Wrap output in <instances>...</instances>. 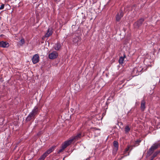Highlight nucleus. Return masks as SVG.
Returning a JSON list of instances; mask_svg holds the SVG:
<instances>
[{
	"instance_id": "1",
	"label": "nucleus",
	"mask_w": 160,
	"mask_h": 160,
	"mask_svg": "<svg viewBox=\"0 0 160 160\" xmlns=\"http://www.w3.org/2000/svg\"><path fill=\"white\" fill-rule=\"evenodd\" d=\"M160 147V143L156 142L153 144L148 151V154L151 155L153 152L154 151Z\"/></svg>"
},
{
	"instance_id": "2",
	"label": "nucleus",
	"mask_w": 160,
	"mask_h": 160,
	"mask_svg": "<svg viewBox=\"0 0 160 160\" xmlns=\"http://www.w3.org/2000/svg\"><path fill=\"white\" fill-rule=\"evenodd\" d=\"M72 143L71 140H68L65 141L62 145L61 148L58 151V153H60L63 152L64 149Z\"/></svg>"
},
{
	"instance_id": "3",
	"label": "nucleus",
	"mask_w": 160,
	"mask_h": 160,
	"mask_svg": "<svg viewBox=\"0 0 160 160\" xmlns=\"http://www.w3.org/2000/svg\"><path fill=\"white\" fill-rule=\"evenodd\" d=\"M144 21V19L143 18H140L134 23L133 24L134 28H138L140 27Z\"/></svg>"
},
{
	"instance_id": "4",
	"label": "nucleus",
	"mask_w": 160,
	"mask_h": 160,
	"mask_svg": "<svg viewBox=\"0 0 160 160\" xmlns=\"http://www.w3.org/2000/svg\"><path fill=\"white\" fill-rule=\"evenodd\" d=\"M58 56V53L56 51H53L49 54L48 57L50 59H53L57 58Z\"/></svg>"
},
{
	"instance_id": "5",
	"label": "nucleus",
	"mask_w": 160,
	"mask_h": 160,
	"mask_svg": "<svg viewBox=\"0 0 160 160\" xmlns=\"http://www.w3.org/2000/svg\"><path fill=\"white\" fill-rule=\"evenodd\" d=\"M32 62L34 64L38 63L39 61V57L38 54H36L33 55L32 58Z\"/></svg>"
},
{
	"instance_id": "6",
	"label": "nucleus",
	"mask_w": 160,
	"mask_h": 160,
	"mask_svg": "<svg viewBox=\"0 0 160 160\" xmlns=\"http://www.w3.org/2000/svg\"><path fill=\"white\" fill-rule=\"evenodd\" d=\"M81 38L80 37L76 36L73 39V42L74 44L78 45L80 44Z\"/></svg>"
},
{
	"instance_id": "7",
	"label": "nucleus",
	"mask_w": 160,
	"mask_h": 160,
	"mask_svg": "<svg viewBox=\"0 0 160 160\" xmlns=\"http://www.w3.org/2000/svg\"><path fill=\"white\" fill-rule=\"evenodd\" d=\"M123 16V12L122 10H120L119 13L116 15V20L117 22H119L121 18Z\"/></svg>"
},
{
	"instance_id": "8",
	"label": "nucleus",
	"mask_w": 160,
	"mask_h": 160,
	"mask_svg": "<svg viewBox=\"0 0 160 160\" xmlns=\"http://www.w3.org/2000/svg\"><path fill=\"white\" fill-rule=\"evenodd\" d=\"M35 118V116L31 112L26 118V121L28 122L32 120H34Z\"/></svg>"
},
{
	"instance_id": "9",
	"label": "nucleus",
	"mask_w": 160,
	"mask_h": 160,
	"mask_svg": "<svg viewBox=\"0 0 160 160\" xmlns=\"http://www.w3.org/2000/svg\"><path fill=\"white\" fill-rule=\"evenodd\" d=\"M9 46V44L6 41H0V48H7Z\"/></svg>"
},
{
	"instance_id": "10",
	"label": "nucleus",
	"mask_w": 160,
	"mask_h": 160,
	"mask_svg": "<svg viewBox=\"0 0 160 160\" xmlns=\"http://www.w3.org/2000/svg\"><path fill=\"white\" fill-rule=\"evenodd\" d=\"M53 32V29L52 28L49 27L48 28L47 33L45 35V37L46 38L49 37L51 35Z\"/></svg>"
},
{
	"instance_id": "11",
	"label": "nucleus",
	"mask_w": 160,
	"mask_h": 160,
	"mask_svg": "<svg viewBox=\"0 0 160 160\" xmlns=\"http://www.w3.org/2000/svg\"><path fill=\"white\" fill-rule=\"evenodd\" d=\"M82 137L81 134L78 133L76 136L72 137L69 140H72V142L74 140H77L80 138Z\"/></svg>"
},
{
	"instance_id": "12",
	"label": "nucleus",
	"mask_w": 160,
	"mask_h": 160,
	"mask_svg": "<svg viewBox=\"0 0 160 160\" xmlns=\"http://www.w3.org/2000/svg\"><path fill=\"white\" fill-rule=\"evenodd\" d=\"M35 116L38 114L39 112V109L38 107L35 106L31 112Z\"/></svg>"
},
{
	"instance_id": "13",
	"label": "nucleus",
	"mask_w": 160,
	"mask_h": 160,
	"mask_svg": "<svg viewBox=\"0 0 160 160\" xmlns=\"http://www.w3.org/2000/svg\"><path fill=\"white\" fill-rule=\"evenodd\" d=\"M146 102L145 100L143 99L141 103L140 108L142 111H144L146 108Z\"/></svg>"
},
{
	"instance_id": "14",
	"label": "nucleus",
	"mask_w": 160,
	"mask_h": 160,
	"mask_svg": "<svg viewBox=\"0 0 160 160\" xmlns=\"http://www.w3.org/2000/svg\"><path fill=\"white\" fill-rule=\"evenodd\" d=\"M56 148V146H53L47 150L45 152L48 155L50 153L52 152Z\"/></svg>"
},
{
	"instance_id": "15",
	"label": "nucleus",
	"mask_w": 160,
	"mask_h": 160,
	"mask_svg": "<svg viewBox=\"0 0 160 160\" xmlns=\"http://www.w3.org/2000/svg\"><path fill=\"white\" fill-rule=\"evenodd\" d=\"M113 145L114 147V148H113V150L117 152L118 148V142L116 141H114L113 142Z\"/></svg>"
},
{
	"instance_id": "16",
	"label": "nucleus",
	"mask_w": 160,
	"mask_h": 160,
	"mask_svg": "<svg viewBox=\"0 0 160 160\" xmlns=\"http://www.w3.org/2000/svg\"><path fill=\"white\" fill-rule=\"evenodd\" d=\"M141 71H140L139 70V68H134L133 71L132 73L133 74H135V75H137L139 74V73Z\"/></svg>"
},
{
	"instance_id": "17",
	"label": "nucleus",
	"mask_w": 160,
	"mask_h": 160,
	"mask_svg": "<svg viewBox=\"0 0 160 160\" xmlns=\"http://www.w3.org/2000/svg\"><path fill=\"white\" fill-rule=\"evenodd\" d=\"M61 47V44L58 42H57L55 44L54 46V49L57 50H59Z\"/></svg>"
},
{
	"instance_id": "18",
	"label": "nucleus",
	"mask_w": 160,
	"mask_h": 160,
	"mask_svg": "<svg viewBox=\"0 0 160 160\" xmlns=\"http://www.w3.org/2000/svg\"><path fill=\"white\" fill-rule=\"evenodd\" d=\"M126 58V55L125 54H124L123 57H121L119 59L118 62L120 64L123 63L124 59Z\"/></svg>"
},
{
	"instance_id": "19",
	"label": "nucleus",
	"mask_w": 160,
	"mask_h": 160,
	"mask_svg": "<svg viewBox=\"0 0 160 160\" xmlns=\"http://www.w3.org/2000/svg\"><path fill=\"white\" fill-rule=\"evenodd\" d=\"M160 152V151H157L155 152L151 157L150 160H153L154 158L157 156L158 154Z\"/></svg>"
},
{
	"instance_id": "20",
	"label": "nucleus",
	"mask_w": 160,
	"mask_h": 160,
	"mask_svg": "<svg viewBox=\"0 0 160 160\" xmlns=\"http://www.w3.org/2000/svg\"><path fill=\"white\" fill-rule=\"evenodd\" d=\"M48 155L44 152L43 155H42L38 160H44L46 157Z\"/></svg>"
},
{
	"instance_id": "21",
	"label": "nucleus",
	"mask_w": 160,
	"mask_h": 160,
	"mask_svg": "<svg viewBox=\"0 0 160 160\" xmlns=\"http://www.w3.org/2000/svg\"><path fill=\"white\" fill-rule=\"evenodd\" d=\"M130 130V128L128 125H127L125 128V131L126 133L128 132Z\"/></svg>"
},
{
	"instance_id": "22",
	"label": "nucleus",
	"mask_w": 160,
	"mask_h": 160,
	"mask_svg": "<svg viewBox=\"0 0 160 160\" xmlns=\"http://www.w3.org/2000/svg\"><path fill=\"white\" fill-rule=\"evenodd\" d=\"M25 43L24 39L23 38H22L20 41L18 43L20 46H22Z\"/></svg>"
},
{
	"instance_id": "23",
	"label": "nucleus",
	"mask_w": 160,
	"mask_h": 160,
	"mask_svg": "<svg viewBox=\"0 0 160 160\" xmlns=\"http://www.w3.org/2000/svg\"><path fill=\"white\" fill-rule=\"evenodd\" d=\"M141 142L140 140H138L136 141L135 143L134 146H137L139 144V143Z\"/></svg>"
},
{
	"instance_id": "24",
	"label": "nucleus",
	"mask_w": 160,
	"mask_h": 160,
	"mask_svg": "<svg viewBox=\"0 0 160 160\" xmlns=\"http://www.w3.org/2000/svg\"><path fill=\"white\" fill-rule=\"evenodd\" d=\"M91 130L93 131H95L96 130L100 131V129L98 128H91Z\"/></svg>"
},
{
	"instance_id": "25",
	"label": "nucleus",
	"mask_w": 160,
	"mask_h": 160,
	"mask_svg": "<svg viewBox=\"0 0 160 160\" xmlns=\"http://www.w3.org/2000/svg\"><path fill=\"white\" fill-rule=\"evenodd\" d=\"M4 7V4L3 3L0 4V10L3 9Z\"/></svg>"
},
{
	"instance_id": "26",
	"label": "nucleus",
	"mask_w": 160,
	"mask_h": 160,
	"mask_svg": "<svg viewBox=\"0 0 160 160\" xmlns=\"http://www.w3.org/2000/svg\"><path fill=\"white\" fill-rule=\"evenodd\" d=\"M129 148H130L129 147V146H128L127 148H125V151H124V153H126V152H127L129 150Z\"/></svg>"
},
{
	"instance_id": "27",
	"label": "nucleus",
	"mask_w": 160,
	"mask_h": 160,
	"mask_svg": "<svg viewBox=\"0 0 160 160\" xmlns=\"http://www.w3.org/2000/svg\"><path fill=\"white\" fill-rule=\"evenodd\" d=\"M123 158V157H122L121 158H120V159H121L122 158Z\"/></svg>"
},
{
	"instance_id": "28",
	"label": "nucleus",
	"mask_w": 160,
	"mask_h": 160,
	"mask_svg": "<svg viewBox=\"0 0 160 160\" xmlns=\"http://www.w3.org/2000/svg\"><path fill=\"white\" fill-rule=\"evenodd\" d=\"M58 0H54V1H55V2H56Z\"/></svg>"
},
{
	"instance_id": "29",
	"label": "nucleus",
	"mask_w": 160,
	"mask_h": 160,
	"mask_svg": "<svg viewBox=\"0 0 160 160\" xmlns=\"http://www.w3.org/2000/svg\"><path fill=\"white\" fill-rule=\"evenodd\" d=\"M3 35H1V36H2Z\"/></svg>"
},
{
	"instance_id": "30",
	"label": "nucleus",
	"mask_w": 160,
	"mask_h": 160,
	"mask_svg": "<svg viewBox=\"0 0 160 160\" xmlns=\"http://www.w3.org/2000/svg\"><path fill=\"white\" fill-rule=\"evenodd\" d=\"M129 155V153H128V155Z\"/></svg>"
}]
</instances>
